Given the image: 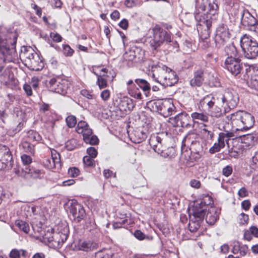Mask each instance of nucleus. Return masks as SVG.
Returning <instances> with one entry per match:
<instances>
[{
	"mask_svg": "<svg viewBox=\"0 0 258 258\" xmlns=\"http://www.w3.org/2000/svg\"><path fill=\"white\" fill-rule=\"evenodd\" d=\"M144 65L152 72V77L156 82L166 86H173L178 82L176 72L166 66L155 64L151 60L145 61Z\"/></svg>",
	"mask_w": 258,
	"mask_h": 258,
	"instance_id": "f257e3e1",
	"label": "nucleus"
},
{
	"mask_svg": "<svg viewBox=\"0 0 258 258\" xmlns=\"http://www.w3.org/2000/svg\"><path fill=\"white\" fill-rule=\"evenodd\" d=\"M209 11L196 10L194 16L197 22L198 31L202 39L208 38L211 32V28L213 23V17H215L218 14H212Z\"/></svg>",
	"mask_w": 258,
	"mask_h": 258,
	"instance_id": "f03ea898",
	"label": "nucleus"
},
{
	"mask_svg": "<svg viewBox=\"0 0 258 258\" xmlns=\"http://www.w3.org/2000/svg\"><path fill=\"white\" fill-rule=\"evenodd\" d=\"M228 56L226 58L223 67L234 76L239 75L243 70L241 59L238 57V51L235 46L229 45L226 48Z\"/></svg>",
	"mask_w": 258,
	"mask_h": 258,
	"instance_id": "7ed1b4c3",
	"label": "nucleus"
},
{
	"mask_svg": "<svg viewBox=\"0 0 258 258\" xmlns=\"http://www.w3.org/2000/svg\"><path fill=\"white\" fill-rule=\"evenodd\" d=\"M152 36L149 43L150 47L154 50L157 49L164 42H171V33L163 29L160 25H156L152 29Z\"/></svg>",
	"mask_w": 258,
	"mask_h": 258,
	"instance_id": "20e7f679",
	"label": "nucleus"
},
{
	"mask_svg": "<svg viewBox=\"0 0 258 258\" xmlns=\"http://www.w3.org/2000/svg\"><path fill=\"white\" fill-rule=\"evenodd\" d=\"M240 46L245 58L254 59L258 57V42L251 36L243 35L240 38Z\"/></svg>",
	"mask_w": 258,
	"mask_h": 258,
	"instance_id": "39448f33",
	"label": "nucleus"
},
{
	"mask_svg": "<svg viewBox=\"0 0 258 258\" xmlns=\"http://www.w3.org/2000/svg\"><path fill=\"white\" fill-rule=\"evenodd\" d=\"M218 99H221L223 103H226L227 107H225V113H227L235 108L239 102L237 93L233 89H227L223 92L216 93Z\"/></svg>",
	"mask_w": 258,
	"mask_h": 258,
	"instance_id": "423d86ee",
	"label": "nucleus"
},
{
	"mask_svg": "<svg viewBox=\"0 0 258 258\" xmlns=\"http://www.w3.org/2000/svg\"><path fill=\"white\" fill-rule=\"evenodd\" d=\"M46 85L49 91L64 95L67 93L71 83L67 79L56 77L46 81Z\"/></svg>",
	"mask_w": 258,
	"mask_h": 258,
	"instance_id": "0eeeda50",
	"label": "nucleus"
},
{
	"mask_svg": "<svg viewBox=\"0 0 258 258\" xmlns=\"http://www.w3.org/2000/svg\"><path fill=\"white\" fill-rule=\"evenodd\" d=\"M230 35L227 26L224 24H219L216 28L214 37L216 47L220 48L224 46L229 41Z\"/></svg>",
	"mask_w": 258,
	"mask_h": 258,
	"instance_id": "6e6552de",
	"label": "nucleus"
},
{
	"mask_svg": "<svg viewBox=\"0 0 258 258\" xmlns=\"http://www.w3.org/2000/svg\"><path fill=\"white\" fill-rule=\"evenodd\" d=\"M206 209H199L197 206L193 207L192 215L189 216V222L188 223L189 230L194 232L200 227L201 224L205 218Z\"/></svg>",
	"mask_w": 258,
	"mask_h": 258,
	"instance_id": "1a4fd4ad",
	"label": "nucleus"
},
{
	"mask_svg": "<svg viewBox=\"0 0 258 258\" xmlns=\"http://www.w3.org/2000/svg\"><path fill=\"white\" fill-rule=\"evenodd\" d=\"M237 137L235 136L232 132L226 131L225 133H220L218 139V143H215L210 149L209 152L211 154H214L220 151L222 148L225 147V142L228 144L230 139H234Z\"/></svg>",
	"mask_w": 258,
	"mask_h": 258,
	"instance_id": "9d476101",
	"label": "nucleus"
},
{
	"mask_svg": "<svg viewBox=\"0 0 258 258\" xmlns=\"http://www.w3.org/2000/svg\"><path fill=\"white\" fill-rule=\"evenodd\" d=\"M69 228L66 226L62 231L58 233H51L47 232L45 234L44 238L47 239L49 243L54 242L57 244L58 246L63 243L68 237Z\"/></svg>",
	"mask_w": 258,
	"mask_h": 258,
	"instance_id": "9b49d317",
	"label": "nucleus"
},
{
	"mask_svg": "<svg viewBox=\"0 0 258 258\" xmlns=\"http://www.w3.org/2000/svg\"><path fill=\"white\" fill-rule=\"evenodd\" d=\"M212 100H214V97L211 99L209 96H207L200 101L199 108L202 113L208 112L219 113L221 112V108L215 106V102Z\"/></svg>",
	"mask_w": 258,
	"mask_h": 258,
	"instance_id": "f8f14e48",
	"label": "nucleus"
},
{
	"mask_svg": "<svg viewBox=\"0 0 258 258\" xmlns=\"http://www.w3.org/2000/svg\"><path fill=\"white\" fill-rule=\"evenodd\" d=\"M0 27V74L5 67L6 54L9 50V46L5 32Z\"/></svg>",
	"mask_w": 258,
	"mask_h": 258,
	"instance_id": "ddd939ff",
	"label": "nucleus"
},
{
	"mask_svg": "<svg viewBox=\"0 0 258 258\" xmlns=\"http://www.w3.org/2000/svg\"><path fill=\"white\" fill-rule=\"evenodd\" d=\"M216 0H196V10L209 11L212 14H218L219 7L216 3Z\"/></svg>",
	"mask_w": 258,
	"mask_h": 258,
	"instance_id": "4468645a",
	"label": "nucleus"
},
{
	"mask_svg": "<svg viewBox=\"0 0 258 258\" xmlns=\"http://www.w3.org/2000/svg\"><path fill=\"white\" fill-rule=\"evenodd\" d=\"M127 132L132 142L136 144L144 141L147 138L148 134V130H147V127L143 128L142 126L136 128L130 134V127L128 128Z\"/></svg>",
	"mask_w": 258,
	"mask_h": 258,
	"instance_id": "2eb2a0df",
	"label": "nucleus"
},
{
	"mask_svg": "<svg viewBox=\"0 0 258 258\" xmlns=\"http://www.w3.org/2000/svg\"><path fill=\"white\" fill-rule=\"evenodd\" d=\"M16 173L19 176L23 177L26 179L29 177L33 178H41L44 175L42 171L36 168H30V167L22 168L21 170L19 169L17 171H16Z\"/></svg>",
	"mask_w": 258,
	"mask_h": 258,
	"instance_id": "dca6fc26",
	"label": "nucleus"
},
{
	"mask_svg": "<svg viewBox=\"0 0 258 258\" xmlns=\"http://www.w3.org/2000/svg\"><path fill=\"white\" fill-rule=\"evenodd\" d=\"M70 213L74 220L80 222L85 216L86 213L83 207L76 201H72L70 207Z\"/></svg>",
	"mask_w": 258,
	"mask_h": 258,
	"instance_id": "f3484780",
	"label": "nucleus"
},
{
	"mask_svg": "<svg viewBox=\"0 0 258 258\" xmlns=\"http://www.w3.org/2000/svg\"><path fill=\"white\" fill-rule=\"evenodd\" d=\"M12 160L10 149L6 146L0 144V170L5 168L7 164Z\"/></svg>",
	"mask_w": 258,
	"mask_h": 258,
	"instance_id": "a211bd4d",
	"label": "nucleus"
},
{
	"mask_svg": "<svg viewBox=\"0 0 258 258\" xmlns=\"http://www.w3.org/2000/svg\"><path fill=\"white\" fill-rule=\"evenodd\" d=\"M205 70V68H201L194 72V77L190 81V85L192 87H201L203 85Z\"/></svg>",
	"mask_w": 258,
	"mask_h": 258,
	"instance_id": "6ab92c4d",
	"label": "nucleus"
},
{
	"mask_svg": "<svg viewBox=\"0 0 258 258\" xmlns=\"http://www.w3.org/2000/svg\"><path fill=\"white\" fill-rule=\"evenodd\" d=\"M92 73L96 76H101L103 78H106L108 80H113L114 76H110V72L106 68H104L102 66H93Z\"/></svg>",
	"mask_w": 258,
	"mask_h": 258,
	"instance_id": "aec40b11",
	"label": "nucleus"
},
{
	"mask_svg": "<svg viewBox=\"0 0 258 258\" xmlns=\"http://www.w3.org/2000/svg\"><path fill=\"white\" fill-rule=\"evenodd\" d=\"M257 22L256 19L248 12L243 10L241 18V23L244 26L250 28Z\"/></svg>",
	"mask_w": 258,
	"mask_h": 258,
	"instance_id": "412c9836",
	"label": "nucleus"
},
{
	"mask_svg": "<svg viewBox=\"0 0 258 258\" xmlns=\"http://www.w3.org/2000/svg\"><path fill=\"white\" fill-rule=\"evenodd\" d=\"M45 165L49 168H60V156L59 154L56 150L51 151V158L46 161Z\"/></svg>",
	"mask_w": 258,
	"mask_h": 258,
	"instance_id": "4be33fe9",
	"label": "nucleus"
},
{
	"mask_svg": "<svg viewBox=\"0 0 258 258\" xmlns=\"http://www.w3.org/2000/svg\"><path fill=\"white\" fill-rule=\"evenodd\" d=\"M33 58L27 64L30 70L35 71H41L44 67V63L38 54H34Z\"/></svg>",
	"mask_w": 258,
	"mask_h": 258,
	"instance_id": "5701e85b",
	"label": "nucleus"
},
{
	"mask_svg": "<svg viewBox=\"0 0 258 258\" xmlns=\"http://www.w3.org/2000/svg\"><path fill=\"white\" fill-rule=\"evenodd\" d=\"M150 144L155 152L160 155L165 148V147L162 145V139L159 136L152 137L150 139Z\"/></svg>",
	"mask_w": 258,
	"mask_h": 258,
	"instance_id": "b1692460",
	"label": "nucleus"
},
{
	"mask_svg": "<svg viewBox=\"0 0 258 258\" xmlns=\"http://www.w3.org/2000/svg\"><path fill=\"white\" fill-rule=\"evenodd\" d=\"M205 217L207 223L213 225L218 219V214L215 208L211 207L207 210Z\"/></svg>",
	"mask_w": 258,
	"mask_h": 258,
	"instance_id": "393cba45",
	"label": "nucleus"
},
{
	"mask_svg": "<svg viewBox=\"0 0 258 258\" xmlns=\"http://www.w3.org/2000/svg\"><path fill=\"white\" fill-rule=\"evenodd\" d=\"M213 203V201L212 198L209 196H206L201 201H200V203L197 202L194 207L197 206L199 209H200L201 208L206 209V210H204V212L206 213L207 210L209 208H210L211 207H212V205Z\"/></svg>",
	"mask_w": 258,
	"mask_h": 258,
	"instance_id": "a878e982",
	"label": "nucleus"
},
{
	"mask_svg": "<svg viewBox=\"0 0 258 258\" xmlns=\"http://www.w3.org/2000/svg\"><path fill=\"white\" fill-rule=\"evenodd\" d=\"M97 243L89 240L81 241L79 243V249L85 251L94 250L97 249Z\"/></svg>",
	"mask_w": 258,
	"mask_h": 258,
	"instance_id": "bb28decb",
	"label": "nucleus"
},
{
	"mask_svg": "<svg viewBox=\"0 0 258 258\" xmlns=\"http://www.w3.org/2000/svg\"><path fill=\"white\" fill-rule=\"evenodd\" d=\"M135 82L144 92L145 96L148 97L151 90L150 84L146 80L142 79H137L135 80Z\"/></svg>",
	"mask_w": 258,
	"mask_h": 258,
	"instance_id": "cd10ccee",
	"label": "nucleus"
},
{
	"mask_svg": "<svg viewBox=\"0 0 258 258\" xmlns=\"http://www.w3.org/2000/svg\"><path fill=\"white\" fill-rule=\"evenodd\" d=\"M241 142L245 144L246 147L250 146L254 144L257 140L255 134H248L240 136Z\"/></svg>",
	"mask_w": 258,
	"mask_h": 258,
	"instance_id": "c85d7f7f",
	"label": "nucleus"
},
{
	"mask_svg": "<svg viewBox=\"0 0 258 258\" xmlns=\"http://www.w3.org/2000/svg\"><path fill=\"white\" fill-rule=\"evenodd\" d=\"M240 119L242 123L247 128L252 127L254 122V116L251 114H243L240 116Z\"/></svg>",
	"mask_w": 258,
	"mask_h": 258,
	"instance_id": "c756f323",
	"label": "nucleus"
},
{
	"mask_svg": "<svg viewBox=\"0 0 258 258\" xmlns=\"http://www.w3.org/2000/svg\"><path fill=\"white\" fill-rule=\"evenodd\" d=\"M139 119L143 123L142 127L146 128L147 130L149 128V125L152 121V117L150 115V114H137Z\"/></svg>",
	"mask_w": 258,
	"mask_h": 258,
	"instance_id": "7c9ffc66",
	"label": "nucleus"
},
{
	"mask_svg": "<svg viewBox=\"0 0 258 258\" xmlns=\"http://www.w3.org/2000/svg\"><path fill=\"white\" fill-rule=\"evenodd\" d=\"M20 148L24 152L33 155L34 154V146L29 142L25 141L20 145Z\"/></svg>",
	"mask_w": 258,
	"mask_h": 258,
	"instance_id": "2f4dec72",
	"label": "nucleus"
},
{
	"mask_svg": "<svg viewBox=\"0 0 258 258\" xmlns=\"http://www.w3.org/2000/svg\"><path fill=\"white\" fill-rule=\"evenodd\" d=\"M127 90L128 94L133 97L138 99H142V93L140 89L136 86L134 87H127Z\"/></svg>",
	"mask_w": 258,
	"mask_h": 258,
	"instance_id": "473e14b6",
	"label": "nucleus"
},
{
	"mask_svg": "<svg viewBox=\"0 0 258 258\" xmlns=\"http://www.w3.org/2000/svg\"><path fill=\"white\" fill-rule=\"evenodd\" d=\"M16 225L20 230L25 233H28L30 231V226L28 223L21 220H17L15 222Z\"/></svg>",
	"mask_w": 258,
	"mask_h": 258,
	"instance_id": "72a5a7b5",
	"label": "nucleus"
},
{
	"mask_svg": "<svg viewBox=\"0 0 258 258\" xmlns=\"http://www.w3.org/2000/svg\"><path fill=\"white\" fill-rule=\"evenodd\" d=\"M34 54L37 53L31 47H29L25 49V51L23 52V55L26 58L25 61L27 63L30 61L33 58H34Z\"/></svg>",
	"mask_w": 258,
	"mask_h": 258,
	"instance_id": "f704fd0d",
	"label": "nucleus"
},
{
	"mask_svg": "<svg viewBox=\"0 0 258 258\" xmlns=\"http://www.w3.org/2000/svg\"><path fill=\"white\" fill-rule=\"evenodd\" d=\"M175 150L173 147H169L165 148L161 152V156L164 158H171L175 156Z\"/></svg>",
	"mask_w": 258,
	"mask_h": 258,
	"instance_id": "c9c22d12",
	"label": "nucleus"
},
{
	"mask_svg": "<svg viewBox=\"0 0 258 258\" xmlns=\"http://www.w3.org/2000/svg\"><path fill=\"white\" fill-rule=\"evenodd\" d=\"M147 107L150 109L152 113H160L159 111L161 108L159 105V103L155 101H150L147 103Z\"/></svg>",
	"mask_w": 258,
	"mask_h": 258,
	"instance_id": "e433bc0d",
	"label": "nucleus"
},
{
	"mask_svg": "<svg viewBox=\"0 0 258 258\" xmlns=\"http://www.w3.org/2000/svg\"><path fill=\"white\" fill-rule=\"evenodd\" d=\"M235 114H230L228 115L223 116V120L225 122V125L223 126L224 130L225 132L229 131L227 129H229L232 124V118Z\"/></svg>",
	"mask_w": 258,
	"mask_h": 258,
	"instance_id": "4c0bfd02",
	"label": "nucleus"
},
{
	"mask_svg": "<svg viewBox=\"0 0 258 258\" xmlns=\"http://www.w3.org/2000/svg\"><path fill=\"white\" fill-rule=\"evenodd\" d=\"M112 254L109 253V250L103 249L95 253V258H111Z\"/></svg>",
	"mask_w": 258,
	"mask_h": 258,
	"instance_id": "58836bf2",
	"label": "nucleus"
},
{
	"mask_svg": "<svg viewBox=\"0 0 258 258\" xmlns=\"http://www.w3.org/2000/svg\"><path fill=\"white\" fill-rule=\"evenodd\" d=\"M97 80L96 81V85L98 86L100 89L105 88L108 86V81L110 80L106 78H103L101 76H97Z\"/></svg>",
	"mask_w": 258,
	"mask_h": 258,
	"instance_id": "ea45409f",
	"label": "nucleus"
},
{
	"mask_svg": "<svg viewBox=\"0 0 258 258\" xmlns=\"http://www.w3.org/2000/svg\"><path fill=\"white\" fill-rule=\"evenodd\" d=\"M74 50L69 44L62 45V52L63 55L67 57H71L74 53Z\"/></svg>",
	"mask_w": 258,
	"mask_h": 258,
	"instance_id": "a19ab883",
	"label": "nucleus"
},
{
	"mask_svg": "<svg viewBox=\"0 0 258 258\" xmlns=\"http://www.w3.org/2000/svg\"><path fill=\"white\" fill-rule=\"evenodd\" d=\"M124 59L128 61H137L136 55L135 51L134 50H130L126 52L124 55Z\"/></svg>",
	"mask_w": 258,
	"mask_h": 258,
	"instance_id": "79ce46f5",
	"label": "nucleus"
},
{
	"mask_svg": "<svg viewBox=\"0 0 258 258\" xmlns=\"http://www.w3.org/2000/svg\"><path fill=\"white\" fill-rule=\"evenodd\" d=\"M66 121L69 127L73 128L77 123V119L75 116L70 115L66 118Z\"/></svg>",
	"mask_w": 258,
	"mask_h": 258,
	"instance_id": "37998d69",
	"label": "nucleus"
},
{
	"mask_svg": "<svg viewBox=\"0 0 258 258\" xmlns=\"http://www.w3.org/2000/svg\"><path fill=\"white\" fill-rule=\"evenodd\" d=\"M28 138L30 139V140L37 142L41 140V137L38 134V133L32 130L28 132Z\"/></svg>",
	"mask_w": 258,
	"mask_h": 258,
	"instance_id": "c03bdc74",
	"label": "nucleus"
},
{
	"mask_svg": "<svg viewBox=\"0 0 258 258\" xmlns=\"http://www.w3.org/2000/svg\"><path fill=\"white\" fill-rule=\"evenodd\" d=\"M77 145V140L75 139H71L66 142L65 146L66 149L69 151L74 150Z\"/></svg>",
	"mask_w": 258,
	"mask_h": 258,
	"instance_id": "a18cd8bd",
	"label": "nucleus"
},
{
	"mask_svg": "<svg viewBox=\"0 0 258 258\" xmlns=\"http://www.w3.org/2000/svg\"><path fill=\"white\" fill-rule=\"evenodd\" d=\"M23 125V123L20 122L16 127H12L8 131V134L10 136H14L22 129Z\"/></svg>",
	"mask_w": 258,
	"mask_h": 258,
	"instance_id": "49530a36",
	"label": "nucleus"
},
{
	"mask_svg": "<svg viewBox=\"0 0 258 258\" xmlns=\"http://www.w3.org/2000/svg\"><path fill=\"white\" fill-rule=\"evenodd\" d=\"M89 156H85L83 158V163L86 167H93L95 165V161L93 159Z\"/></svg>",
	"mask_w": 258,
	"mask_h": 258,
	"instance_id": "de8ad7c7",
	"label": "nucleus"
},
{
	"mask_svg": "<svg viewBox=\"0 0 258 258\" xmlns=\"http://www.w3.org/2000/svg\"><path fill=\"white\" fill-rule=\"evenodd\" d=\"M81 94L84 97L87 98L88 99H93L95 98V95L93 93V91L83 89L80 92Z\"/></svg>",
	"mask_w": 258,
	"mask_h": 258,
	"instance_id": "09e8293b",
	"label": "nucleus"
},
{
	"mask_svg": "<svg viewBox=\"0 0 258 258\" xmlns=\"http://www.w3.org/2000/svg\"><path fill=\"white\" fill-rule=\"evenodd\" d=\"M21 160L25 167H30L29 165L32 162V158L29 155H22L21 156Z\"/></svg>",
	"mask_w": 258,
	"mask_h": 258,
	"instance_id": "8fccbe9b",
	"label": "nucleus"
},
{
	"mask_svg": "<svg viewBox=\"0 0 258 258\" xmlns=\"http://www.w3.org/2000/svg\"><path fill=\"white\" fill-rule=\"evenodd\" d=\"M89 125L85 121H80L78 123L76 131L78 133H82L83 131Z\"/></svg>",
	"mask_w": 258,
	"mask_h": 258,
	"instance_id": "3c124183",
	"label": "nucleus"
},
{
	"mask_svg": "<svg viewBox=\"0 0 258 258\" xmlns=\"http://www.w3.org/2000/svg\"><path fill=\"white\" fill-rule=\"evenodd\" d=\"M110 91L109 89L103 90L100 93V97L104 101H107L110 97Z\"/></svg>",
	"mask_w": 258,
	"mask_h": 258,
	"instance_id": "603ef678",
	"label": "nucleus"
},
{
	"mask_svg": "<svg viewBox=\"0 0 258 258\" xmlns=\"http://www.w3.org/2000/svg\"><path fill=\"white\" fill-rule=\"evenodd\" d=\"M50 37L53 42L56 43L60 42L62 40L61 36L57 33L51 32L50 33Z\"/></svg>",
	"mask_w": 258,
	"mask_h": 258,
	"instance_id": "864d4df0",
	"label": "nucleus"
},
{
	"mask_svg": "<svg viewBox=\"0 0 258 258\" xmlns=\"http://www.w3.org/2000/svg\"><path fill=\"white\" fill-rule=\"evenodd\" d=\"M85 142L86 143H89L92 145H95L98 144L99 140L97 136L92 135L89 138H87L85 140Z\"/></svg>",
	"mask_w": 258,
	"mask_h": 258,
	"instance_id": "5fc2aeb1",
	"label": "nucleus"
},
{
	"mask_svg": "<svg viewBox=\"0 0 258 258\" xmlns=\"http://www.w3.org/2000/svg\"><path fill=\"white\" fill-rule=\"evenodd\" d=\"M250 86L251 88L258 91V76L252 77L250 80Z\"/></svg>",
	"mask_w": 258,
	"mask_h": 258,
	"instance_id": "6e6d98bb",
	"label": "nucleus"
},
{
	"mask_svg": "<svg viewBox=\"0 0 258 258\" xmlns=\"http://www.w3.org/2000/svg\"><path fill=\"white\" fill-rule=\"evenodd\" d=\"M233 172V168L231 165H227L222 169V174L225 177H229Z\"/></svg>",
	"mask_w": 258,
	"mask_h": 258,
	"instance_id": "4d7b16f0",
	"label": "nucleus"
},
{
	"mask_svg": "<svg viewBox=\"0 0 258 258\" xmlns=\"http://www.w3.org/2000/svg\"><path fill=\"white\" fill-rule=\"evenodd\" d=\"M191 117L194 119H198L204 122H207L208 120V117L206 114H191Z\"/></svg>",
	"mask_w": 258,
	"mask_h": 258,
	"instance_id": "13d9d810",
	"label": "nucleus"
},
{
	"mask_svg": "<svg viewBox=\"0 0 258 258\" xmlns=\"http://www.w3.org/2000/svg\"><path fill=\"white\" fill-rule=\"evenodd\" d=\"M80 174V170L76 167H71L68 170V174L72 177H76Z\"/></svg>",
	"mask_w": 258,
	"mask_h": 258,
	"instance_id": "bf43d9fd",
	"label": "nucleus"
},
{
	"mask_svg": "<svg viewBox=\"0 0 258 258\" xmlns=\"http://www.w3.org/2000/svg\"><path fill=\"white\" fill-rule=\"evenodd\" d=\"M92 131L89 128L88 126L87 128H85L83 131L82 133H80L79 134H82L83 137V140L85 141L87 138H89L90 137L92 136Z\"/></svg>",
	"mask_w": 258,
	"mask_h": 258,
	"instance_id": "052dcab7",
	"label": "nucleus"
},
{
	"mask_svg": "<svg viewBox=\"0 0 258 258\" xmlns=\"http://www.w3.org/2000/svg\"><path fill=\"white\" fill-rule=\"evenodd\" d=\"M134 235L136 238L140 240H142L143 239H145L146 238H148V236H147L143 232L139 230H136Z\"/></svg>",
	"mask_w": 258,
	"mask_h": 258,
	"instance_id": "680f3d73",
	"label": "nucleus"
},
{
	"mask_svg": "<svg viewBox=\"0 0 258 258\" xmlns=\"http://www.w3.org/2000/svg\"><path fill=\"white\" fill-rule=\"evenodd\" d=\"M40 81L37 76H34L31 78L30 84L34 90H36L38 88Z\"/></svg>",
	"mask_w": 258,
	"mask_h": 258,
	"instance_id": "e2e57ef3",
	"label": "nucleus"
},
{
	"mask_svg": "<svg viewBox=\"0 0 258 258\" xmlns=\"http://www.w3.org/2000/svg\"><path fill=\"white\" fill-rule=\"evenodd\" d=\"M181 114H177L174 117H170L169 118V122L172 124L173 126L178 125V122L180 120V115Z\"/></svg>",
	"mask_w": 258,
	"mask_h": 258,
	"instance_id": "0e129e2a",
	"label": "nucleus"
},
{
	"mask_svg": "<svg viewBox=\"0 0 258 258\" xmlns=\"http://www.w3.org/2000/svg\"><path fill=\"white\" fill-rule=\"evenodd\" d=\"M87 153L88 154V156L92 158H95L97 155V151L94 147H90L87 149Z\"/></svg>",
	"mask_w": 258,
	"mask_h": 258,
	"instance_id": "69168bd1",
	"label": "nucleus"
},
{
	"mask_svg": "<svg viewBox=\"0 0 258 258\" xmlns=\"http://www.w3.org/2000/svg\"><path fill=\"white\" fill-rule=\"evenodd\" d=\"M139 0H125L124 5L128 8H132L137 6Z\"/></svg>",
	"mask_w": 258,
	"mask_h": 258,
	"instance_id": "338daca9",
	"label": "nucleus"
},
{
	"mask_svg": "<svg viewBox=\"0 0 258 258\" xmlns=\"http://www.w3.org/2000/svg\"><path fill=\"white\" fill-rule=\"evenodd\" d=\"M10 258H20V251L17 249H13L10 254Z\"/></svg>",
	"mask_w": 258,
	"mask_h": 258,
	"instance_id": "774afa93",
	"label": "nucleus"
}]
</instances>
